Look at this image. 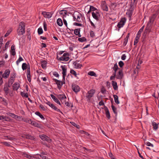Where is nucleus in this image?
I'll return each mask as SVG.
<instances>
[{"mask_svg":"<svg viewBox=\"0 0 159 159\" xmlns=\"http://www.w3.org/2000/svg\"><path fill=\"white\" fill-rule=\"evenodd\" d=\"M25 25L23 22H21L19 24V27L17 30V32L19 35H21L25 33Z\"/></svg>","mask_w":159,"mask_h":159,"instance_id":"obj_1","label":"nucleus"},{"mask_svg":"<svg viewBox=\"0 0 159 159\" xmlns=\"http://www.w3.org/2000/svg\"><path fill=\"white\" fill-rule=\"evenodd\" d=\"M113 70H114V72L113 74V75L111 76L110 77V80H113L115 79L116 76V71L117 70H120V68H119L118 67V65L117 64V63H116L114 65V66L113 67Z\"/></svg>","mask_w":159,"mask_h":159,"instance_id":"obj_2","label":"nucleus"},{"mask_svg":"<svg viewBox=\"0 0 159 159\" xmlns=\"http://www.w3.org/2000/svg\"><path fill=\"white\" fill-rule=\"evenodd\" d=\"M95 92V90L93 89H91L87 92L86 97L88 99L90 100L91 98L93 96Z\"/></svg>","mask_w":159,"mask_h":159,"instance_id":"obj_3","label":"nucleus"},{"mask_svg":"<svg viewBox=\"0 0 159 159\" xmlns=\"http://www.w3.org/2000/svg\"><path fill=\"white\" fill-rule=\"evenodd\" d=\"M124 75L122 70L120 69L117 74L116 73V79L121 80L123 77Z\"/></svg>","mask_w":159,"mask_h":159,"instance_id":"obj_4","label":"nucleus"},{"mask_svg":"<svg viewBox=\"0 0 159 159\" xmlns=\"http://www.w3.org/2000/svg\"><path fill=\"white\" fill-rule=\"evenodd\" d=\"M53 80L57 85V88L59 90L61 89L63 84H65V82L63 83V82H62L61 81L56 79H53Z\"/></svg>","mask_w":159,"mask_h":159,"instance_id":"obj_5","label":"nucleus"},{"mask_svg":"<svg viewBox=\"0 0 159 159\" xmlns=\"http://www.w3.org/2000/svg\"><path fill=\"white\" fill-rule=\"evenodd\" d=\"M126 21V19L125 18H122L119 22L117 24V27L120 28L122 27L124 25Z\"/></svg>","mask_w":159,"mask_h":159,"instance_id":"obj_6","label":"nucleus"},{"mask_svg":"<svg viewBox=\"0 0 159 159\" xmlns=\"http://www.w3.org/2000/svg\"><path fill=\"white\" fill-rule=\"evenodd\" d=\"M42 14L44 17L45 18H50L53 14L52 12H47L46 11H43L42 12Z\"/></svg>","mask_w":159,"mask_h":159,"instance_id":"obj_7","label":"nucleus"},{"mask_svg":"<svg viewBox=\"0 0 159 159\" xmlns=\"http://www.w3.org/2000/svg\"><path fill=\"white\" fill-rule=\"evenodd\" d=\"M40 138L43 140L46 141L48 142H50L52 141L51 139H49L48 137L45 135H40Z\"/></svg>","mask_w":159,"mask_h":159,"instance_id":"obj_8","label":"nucleus"},{"mask_svg":"<svg viewBox=\"0 0 159 159\" xmlns=\"http://www.w3.org/2000/svg\"><path fill=\"white\" fill-rule=\"evenodd\" d=\"M152 23H150L149 22L147 23V25L144 31H145V33H149L150 32L151 29V26Z\"/></svg>","mask_w":159,"mask_h":159,"instance_id":"obj_9","label":"nucleus"},{"mask_svg":"<svg viewBox=\"0 0 159 159\" xmlns=\"http://www.w3.org/2000/svg\"><path fill=\"white\" fill-rule=\"evenodd\" d=\"M72 88L73 90L76 93L78 92L80 90L79 87L76 85H72Z\"/></svg>","mask_w":159,"mask_h":159,"instance_id":"obj_10","label":"nucleus"},{"mask_svg":"<svg viewBox=\"0 0 159 159\" xmlns=\"http://www.w3.org/2000/svg\"><path fill=\"white\" fill-rule=\"evenodd\" d=\"M10 72V70H6L5 71L4 73L2 75V77L4 78H7L9 75Z\"/></svg>","mask_w":159,"mask_h":159,"instance_id":"obj_11","label":"nucleus"},{"mask_svg":"<svg viewBox=\"0 0 159 159\" xmlns=\"http://www.w3.org/2000/svg\"><path fill=\"white\" fill-rule=\"evenodd\" d=\"M104 110L106 112V117L107 118L109 119L110 118V115L109 111V110L107 108V107L106 106H104Z\"/></svg>","mask_w":159,"mask_h":159,"instance_id":"obj_12","label":"nucleus"},{"mask_svg":"<svg viewBox=\"0 0 159 159\" xmlns=\"http://www.w3.org/2000/svg\"><path fill=\"white\" fill-rule=\"evenodd\" d=\"M57 97L61 102H62L63 100H64L66 98V96L63 94L57 95Z\"/></svg>","mask_w":159,"mask_h":159,"instance_id":"obj_13","label":"nucleus"},{"mask_svg":"<svg viewBox=\"0 0 159 159\" xmlns=\"http://www.w3.org/2000/svg\"><path fill=\"white\" fill-rule=\"evenodd\" d=\"M58 57V55H57V58L58 60L62 61H68L70 59V57H61L59 58Z\"/></svg>","mask_w":159,"mask_h":159,"instance_id":"obj_14","label":"nucleus"},{"mask_svg":"<svg viewBox=\"0 0 159 159\" xmlns=\"http://www.w3.org/2000/svg\"><path fill=\"white\" fill-rule=\"evenodd\" d=\"M30 68H28L27 72V78L28 80V81L29 82H30L31 81V79L30 78L31 75L30 74Z\"/></svg>","mask_w":159,"mask_h":159,"instance_id":"obj_15","label":"nucleus"},{"mask_svg":"<svg viewBox=\"0 0 159 159\" xmlns=\"http://www.w3.org/2000/svg\"><path fill=\"white\" fill-rule=\"evenodd\" d=\"M102 7L103 10L106 11H108V7L105 2H103L102 3Z\"/></svg>","mask_w":159,"mask_h":159,"instance_id":"obj_16","label":"nucleus"},{"mask_svg":"<svg viewBox=\"0 0 159 159\" xmlns=\"http://www.w3.org/2000/svg\"><path fill=\"white\" fill-rule=\"evenodd\" d=\"M51 98H52L53 100L56 102L57 103L59 104V105H61V103L58 99V98H56L54 95L52 94H51L50 95Z\"/></svg>","mask_w":159,"mask_h":159,"instance_id":"obj_17","label":"nucleus"},{"mask_svg":"<svg viewBox=\"0 0 159 159\" xmlns=\"http://www.w3.org/2000/svg\"><path fill=\"white\" fill-rule=\"evenodd\" d=\"M111 84L113 87V88L115 90L118 89V86L117 82L114 80L111 81Z\"/></svg>","mask_w":159,"mask_h":159,"instance_id":"obj_18","label":"nucleus"},{"mask_svg":"<svg viewBox=\"0 0 159 159\" xmlns=\"http://www.w3.org/2000/svg\"><path fill=\"white\" fill-rule=\"evenodd\" d=\"M158 15V13H156L153 14L152 16L151 17L150 19L149 22L153 23L155 19L156 18L157 16Z\"/></svg>","mask_w":159,"mask_h":159,"instance_id":"obj_19","label":"nucleus"},{"mask_svg":"<svg viewBox=\"0 0 159 159\" xmlns=\"http://www.w3.org/2000/svg\"><path fill=\"white\" fill-rule=\"evenodd\" d=\"M73 64L74 66L77 69L81 68L82 66L81 64L78 63L77 61L74 62Z\"/></svg>","mask_w":159,"mask_h":159,"instance_id":"obj_20","label":"nucleus"},{"mask_svg":"<svg viewBox=\"0 0 159 159\" xmlns=\"http://www.w3.org/2000/svg\"><path fill=\"white\" fill-rule=\"evenodd\" d=\"M61 68L62 70V75H66V72L67 71L66 68L65 67V66H61Z\"/></svg>","mask_w":159,"mask_h":159,"instance_id":"obj_21","label":"nucleus"},{"mask_svg":"<svg viewBox=\"0 0 159 159\" xmlns=\"http://www.w3.org/2000/svg\"><path fill=\"white\" fill-rule=\"evenodd\" d=\"M19 84H17L16 83H14L12 86L13 90H17L19 87Z\"/></svg>","mask_w":159,"mask_h":159,"instance_id":"obj_22","label":"nucleus"},{"mask_svg":"<svg viewBox=\"0 0 159 159\" xmlns=\"http://www.w3.org/2000/svg\"><path fill=\"white\" fill-rule=\"evenodd\" d=\"M31 125L37 128H40L41 127L40 125L35 121H33L31 123Z\"/></svg>","mask_w":159,"mask_h":159,"instance_id":"obj_23","label":"nucleus"},{"mask_svg":"<svg viewBox=\"0 0 159 159\" xmlns=\"http://www.w3.org/2000/svg\"><path fill=\"white\" fill-rule=\"evenodd\" d=\"M22 156L24 157H26L29 159H30V158H37L36 157H35L33 156H31L27 154L24 153Z\"/></svg>","mask_w":159,"mask_h":159,"instance_id":"obj_24","label":"nucleus"},{"mask_svg":"<svg viewBox=\"0 0 159 159\" xmlns=\"http://www.w3.org/2000/svg\"><path fill=\"white\" fill-rule=\"evenodd\" d=\"M113 97L114 99L115 102L117 104H119L120 102L118 100V97L116 95H114Z\"/></svg>","mask_w":159,"mask_h":159,"instance_id":"obj_25","label":"nucleus"},{"mask_svg":"<svg viewBox=\"0 0 159 159\" xmlns=\"http://www.w3.org/2000/svg\"><path fill=\"white\" fill-rule=\"evenodd\" d=\"M57 23L58 25L60 26H61L63 25L62 21L60 18H58L57 19Z\"/></svg>","mask_w":159,"mask_h":159,"instance_id":"obj_26","label":"nucleus"},{"mask_svg":"<svg viewBox=\"0 0 159 159\" xmlns=\"http://www.w3.org/2000/svg\"><path fill=\"white\" fill-rule=\"evenodd\" d=\"M92 15L93 17L96 20H97L98 21L99 20V16L98 15H96V14L94 13V12H93L92 13Z\"/></svg>","mask_w":159,"mask_h":159,"instance_id":"obj_27","label":"nucleus"},{"mask_svg":"<svg viewBox=\"0 0 159 159\" xmlns=\"http://www.w3.org/2000/svg\"><path fill=\"white\" fill-rule=\"evenodd\" d=\"M4 90L5 92L6 95H7L8 93L9 89L8 87V85L7 84L4 85Z\"/></svg>","mask_w":159,"mask_h":159,"instance_id":"obj_28","label":"nucleus"},{"mask_svg":"<svg viewBox=\"0 0 159 159\" xmlns=\"http://www.w3.org/2000/svg\"><path fill=\"white\" fill-rule=\"evenodd\" d=\"M11 50L12 55L14 56L16 54L15 46L14 45H12L11 47Z\"/></svg>","mask_w":159,"mask_h":159,"instance_id":"obj_29","label":"nucleus"},{"mask_svg":"<svg viewBox=\"0 0 159 159\" xmlns=\"http://www.w3.org/2000/svg\"><path fill=\"white\" fill-rule=\"evenodd\" d=\"M2 120L3 121H8L9 120V119L8 117L1 116V120Z\"/></svg>","mask_w":159,"mask_h":159,"instance_id":"obj_30","label":"nucleus"},{"mask_svg":"<svg viewBox=\"0 0 159 159\" xmlns=\"http://www.w3.org/2000/svg\"><path fill=\"white\" fill-rule=\"evenodd\" d=\"M35 114L36 115L39 116L43 120H44L45 119L44 116L39 111H36V112H35Z\"/></svg>","mask_w":159,"mask_h":159,"instance_id":"obj_31","label":"nucleus"},{"mask_svg":"<svg viewBox=\"0 0 159 159\" xmlns=\"http://www.w3.org/2000/svg\"><path fill=\"white\" fill-rule=\"evenodd\" d=\"M76 16H77V18L76 21L80 22H81V21L79 19H80L81 16V14L80 13L78 12V13H76Z\"/></svg>","mask_w":159,"mask_h":159,"instance_id":"obj_32","label":"nucleus"},{"mask_svg":"<svg viewBox=\"0 0 159 159\" xmlns=\"http://www.w3.org/2000/svg\"><path fill=\"white\" fill-rule=\"evenodd\" d=\"M60 14L61 15H62L63 16H66L67 13V11L66 10H62L60 11Z\"/></svg>","mask_w":159,"mask_h":159,"instance_id":"obj_33","label":"nucleus"},{"mask_svg":"<svg viewBox=\"0 0 159 159\" xmlns=\"http://www.w3.org/2000/svg\"><path fill=\"white\" fill-rule=\"evenodd\" d=\"M47 62L45 61H43L42 62L41 66L43 69H45L46 67Z\"/></svg>","mask_w":159,"mask_h":159,"instance_id":"obj_34","label":"nucleus"},{"mask_svg":"<svg viewBox=\"0 0 159 159\" xmlns=\"http://www.w3.org/2000/svg\"><path fill=\"white\" fill-rule=\"evenodd\" d=\"M111 107L114 113L116 115L117 114V112L116 111V108L112 104L111 106Z\"/></svg>","mask_w":159,"mask_h":159,"instance_id":"obj_35","label":"nucleus"},{"mask_svg":"<svg viewBox=\"0 0 159 159\" xmlns=\"http://www.w3.org/2000/svg\"><path fill=\"white\" fill-rule=\"evenodd\" d=\"M80 28L76 29H75L74 30V33L76 35H78V34H79V33H80Z\"/></svg>","mask_w":159,"mask_h":159,"instance_id":"obj_36","label":"nucleus"},{"mask_svg":"<svg viewBox=\"0 0 159 159\" xmlns=\"http://www.w3.org/2000/svg\"><path fill=\"white\" fill-rule=\"evenodd\" d=\"M78 40L79 41L81 42H83L86 41L87 40L84 37H82L81 38H79L78 39Z\"/></svg>","mask_w":159,"mask_h":159,"instance_id":"obj_37","label":"nucleus"},{"mask_svg":"<svg viewBox=\"0 0 159 159\" xmlns=\"http://www.w3.org/2000/svg\"><path fill=\"white\" fill-rule=\"evenodd\" d=\"M70 123L73 126H74L76 128H77L78 129H79L80 128V126L79 125H77L76 123H75L74 122H70Z\"/></svg>","mask_w":159,"mask_h":159,"instance_id":"obj_38","label":"nucleus"},{"mask_svg":"<svg viewBox=\"0 0 159 159\" xmlns=\"http://www.w3.org/2000/svg\"><path fill=\"white\" fill-rule=\"evenodd\" d=\"M134 2H131L130 4V7L129 8V10L131 11L134 10Z\"/></svg>","mask_w":159,"mask_h":159,"instance_id":"obj_39","label":"nucleus"},{"mask_svg":"<svg viewBox=\"0 0 159 159\" xmlns=\"http://www.w3.org/2000/svg\"><path fill=\"white\" fill-rule=\"evenodd\" d=\"M26 138L27 139H30L32 140H34L35 139V138L34 136L29 134H28L26 135Z\"/></svg>","mask_w":159,"mask_h":159,"instance_id":"obj_40","label":"nucleus"},{"mask_svg":"<svg viewBox=\"0 0 159 159\" xmlns=\"http://www.w3.org/2000/svg\"><path fill=\"white\" fill-rule=\"evenodd\" d=\"M88 74L90 76H94L95 77L97 76L96 74L94 72H93V71H91L89 72L88 73Z\"/></svg>","mask_w":159,"mask_h":159,"instance_id":"obj_41","label":"nucleus"},{"mask_svg":"<svg viewBox=\"0 0 159 159\" xmlns=\"http://www.w3.org/2000/svg\"><path fill=\"white\" fill-rule=\"evenodd\" d=\"M21 96L23 97L27 98L28 97V94L27 93H25L23 92H21Z\"/></svg>","mask_w":159,"mask_h":159,"instance_id":"obj_42","label":"nucleus"},{"mask_svg":"<svg viewBox=\"0 0 159 159\" xmlns=\"http://www.w3.org/2000/svg\"><path fill=\"white\" fill-rule=\"evenodd\" d=\"M152 125L154 129L156 130L158 128V124H157L156 123L153 122Z\"/></svg>","mask_w":159,"mask_h":159,"instance_id":"obj_43","label":"nucleus"},{"mask_svg":"<svg viewBox=\"0 0 159 159\" xmlns=\"http://www.w3.org/2000/svg\"><path fill=\"white\" fill-rule=\"evenodd\" d=\"M70 73L71 74H72L75 76V77H77V74L76 73V72L74 70H70Z\"/></svg>","mask_w":159,"mask_h":159,"instance_id":"obj_44","label":"nucleus"},{"mask_svg":"<svg viewBox=\"0 0 159 159\" xmlns=\"http://www.w3.org/2000/svg\"><path fill=\"white\" fill-rule=\"evenodd\" d=\"M52 108L54 109V110H55L56 111H57L61 113V112L60 111V110L58 109L57 108V107L56 106H55L54 105H53Z\"/></svg>","mask_w":159,"mask_h":159,"instance_id":"obj_45","label":"nucleus"},{"mask_svg":"<svg viewBox=\"0 0 159 159\" xmlns=\"http://www.w3.org/2000/svg\"><path fill=\"white\" fill-rule=\"evenodd\" d=\"M23 60V59L21 57H20L19 59L16 61V64L18 65L19 63Z\"/></svg>","mask_w":159,"mask_h":159,"instance_id":"obj_46","label":"nucleus"},{"mask_svg":"<svg viewBox=\"0 0 159 159\" xmlns=\"http://www.w3.org/2000/svg\"><path fill=\"white\" fill-rule=\"evenodd\" d=\"M38 33L39 34H41L43 33V30L41 28H39L38 29Z\"/></svg>","mask_w":159,"mask_h":159,"instance_id":"obj_47","label":"nucleus"},{"mask_svg":"<svg viewBox=\"0 0 159 159\" xmlns=\"http://www.w3.org/2000/svg\"><path fill=\"white\" fill-rule=\"evenodd\" d=\"M27 65L26 63H23L22 64V67L23 70H26L27 68Z\"/></svg>","mask_w":159,"mask_h":159,"instance_id":"obj_48","label":"nucleus"},{"mask_svg":"<svg viewBox=\"0 0 159 159\" xmlns=\"http://www.w3.org/2000/svg\"><path fill=\"white\" fill-rule=\"evenodd\" d=\"M144 26H143L139 31L137 34H138V35H141L142 32L143 31L144 28Z\"/></svg>","mask_w":159,"mask_h":159,"instance_id":"obj_49","label":"nucleus"},{"mask_svg":"<svg viewBox=\"0 0 159 159\" xmlns=\"http://www.w3.org/2000/svg\"><path fill=\"white\" fill-rule=\"evenodd\" d=\"M119 65L120 68H122L124 66V63L122 61H120L119 62Z\"/></svg>","mask_w":159,"mask_h":159,"instance_id":"obj_50","label":"nucleus"},{"mask_svg":"<svg viewBox=\"0 0 159 159\" xmlns=\"http://www.w3.org/2000/svg\"><path fill=\"white\" fill-rule=\"evenodd\" d=\"M76 13H78V12H75L74 13L73 15V17L74 20V21H76L77 19V18L76 17Z\"/></svg>","mask_w":159,"mask_h":159,"instance_id":"obj_51","label":"nucleus"},{"mask_svg":"<svg viewBox=\"0 0 159 159\" xmlns=\"http://www.w3.org/2000/svg\"><path fill=\"white\" fill-rule=\"evenodd\" d=\"M90 11H95L97 10V9L92 6H90Z\"/></svg>","mask_w":159,"mask_h":159,"instance_id":"obj_52","label":"nucleus"},{"mask_svg":"<svg viewBox=\"0 0 159 159\" xmlns=\"http://www.w3.org/2000/svg\"><path fill=\"white\" fill-rule=\"evenodd\" d=\"M43 24L44 30L45 31H47V24H46L45 21H43Z\"/></svg>","mask_w":159,"mask_h":159,"instance_id":"obj_53","label":"nucleus"},{"mask_svg":"<svg viewBox=\"0 0 159 159\" xmlns=\"http://www.w3.org/2000/svg\"><path fill=\"white\" fill-rule=\"evenodd\" d=\"M145 144H146L148 146H150L152 147H153V145L149 142H147L146 143H145Z\"/></svg>","mask_w":159,"mask_h":159,"instance_id":"obj_54","label":"nucleus"},{"mask_svg":"<svg viewBox=\"0 0 159 159\" xmlns=\"http://www.w3.org/2000/svg\"><path fill=\"white\" fill-rule=\"evenodd\" d=\"M25 121L28 122L29 123L31 124V123L33 121L31 120L26 119L25 120H24Z\"/></svg>","mask_w":159,"mask_h":159,"instance_id":"obj_55","label":"nucleus"},{"mask_svg":"<svg viewBox=\"0 0 159 159\" xmlns=\"http://www.w3.org/2000/svg\"><path fill=\"white\" fill-rule=\"evenodd\" d=\"M109 155L111 159H115L114 156L113 155L111 152H110L109 153Z\"/></svg>","mask_w":159,"mask_h":159,"instance_id":"obj_56","label":"nucleus"},{"mask_svg":"<svg viewBox=\"0 0 159 159\" xmlns=\"http://www.w3.org/2000/svg\"><path fill=\"white\" fill-rule=\"evenodd\" d=\"M1 143H3L4 145L7 146H8V147L11 146L10 144H9L8 143H7L6 142H1Z\"/></svg>","mask_w":159,"mask_h":159,"instance_id":"obj_57","label":"nucleus"},{"mask_svg":"<svg viewBox=\"0 0 159 159\" xmlns=\"http://www.w3.org/2000/svg\"><path fill=\"white\" fill-rule=\"evenodd\" d=\"M83 148L84 149V150H86L87 152H92V151L91 149H88L85 148Z\"/></svg>","mask_w":159,"mask_h":159,"instance_id":"obj_58","label":"nucleus"},{"mask_svg":"<svg viewBox=\"0 0 159 159\" xmlns=\"http://www.w3.org/2000/svg\"><path fill=\"white\" fill-rule=\"evenodd\" d=\"M106 91V90L105 89L104 87H103L102 88H101V92L104 94L105 93V92Z\"/></svg>","mask_w":159,"mask_h":159,"instance_id":"obj_59","label":"nucleus"},{"mask_svg":"<svg viewBox=\"0 0 159 159\" xmlns=\"http://www.w3.org/2000/svg\"><path fill=\"white\" fill-rule=\"evenodd\" d=\"M14 82V80L10 79L8 81V84L11 85Z\"/></svg>","mask_w":159,"mask_h":159,"instance_id":"obj_60","label":"nucleus"},{"mask_svg":"<svg viewBox=\"0 0 159 159\" xmlns=\"http://www.w3.org/2000/svg\"><path fill=\"white\" fill-rule=\"evenodd\" d=\"M128 39H125L124 40V43H123V45L125 46L127 44V43L128 42Z\"/></svg>","mask_w":159,"mask_h":159,"instance_id":"obj_61","label":"nucleus"},{"mask_svg":"<svg viewBox=\"0 0 159 159\" xmlns=\"http://www.w3.org/2000/svg\"><path fill=\"white\" fill-rule=\"evenodd\" d=\"M90 36L92 37H94V36H95V34H94V33L93 31H91L90 32Z\"/></svg>","mask_w":159,"mask_h":159,"instance_id":"obj_62","label":"nucleus"},{"mask_svg":"<svg viewBox=\"0 0 159 159\" xmlns=\"http://www.w3.org/2000/svg\"><path fill=\"white\" fill-rule=\"evenodd\" d=\"M46 104L50 107L51 108L54 105L53 104L51 103L50 102H48L46 103Z\"/></svg>","mask_w":159,"mask_h":159,"instance_id":"obj_63","label":"nucleus"},{"mask_svg":"<svg viewBox=\"0 0 159 159\" xmlns=\"http://www.w3.org/2000/svg\"><path fill=\"white\" fill-rule=\"evenodd\" d=\"M39 107L43 111H45L46 110V108L42 104L40 105Z\"/></svg>","mask_w":159,"mask_h":159,"instance_id":"obj_64","label":"nucleus"}]
</instances>
